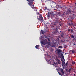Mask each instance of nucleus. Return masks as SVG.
Masks as SVG:
<instances>
[{"mask_svg":"<svg viewBox=\"0 0 76 76\" xmlns=\"http://www.w3.org/2000/svg\"><path fill=\"white\" fill-rule=\"evenodd\" d=\"M47 17V18H50V13H49V12H48V13Z\"/></svg>","mask_w":76,"mask_h":76,"instance_id":"obj_14","label":"nucleus"},{"mask_svg":"<svg viewBox=\"0 0 76 76\" xmlns=\"http://www.w3.org/2000/svg\"><path fill=\"white\" fill-rule=\"evenodd\" d=\"M63 36H64V34L63 33H62L61 36V37H63Z\"/></svg>","mask_w":76,"mask_h":76,"instance_id":"obj_18","label":"nucleus"},{"mask_svg":"<svg viewBox=\"0 0 76 76\" xmlns=\"http://www.w3.org/2000/svg\"><path fill=\"white\" fill-rule=\"evenodd\" d=\"M54 10H56V9H54Z\"/></svg>","mask_w":76,"mask_h":76,"instance_id":"obj_34","label":"nucleus"},{"mask_svg":"<svg viewBox=\"0 0 76 76\" xmlns=\"http://www.w3.org/2000/svg\"><path fill=\"white\" fill-rule=\"evenodd\" d=\"M71 24H70V23H69L68 25L69 26H71V25H73V23H72V21L71 20Z\"/></svg>","mask_w":76,"mask_h":76,"instance_id":"obj_11","label":"nucleus"},{"mask_svg":"<svg viewBox=\"0 0 76 76\" xmlns=\"http://www.w3.org/2000/svg\"><path fill=\"white\" fill-rule=\"evenodd\" d=\"M57 25V23H56V22H54L53 23V25Z\"/></svg>","mask_w":76,"mask_h":76,"instance_id":"obj_17","label":"nucleus"},{"mask_svg":"<svg viewBox=\"0 0 76 76\" xmlns=\"http://www.w3.org/2000/svg\"><path fill=\"white\" fill-rule=\"evenodd\" d=\"M54 64L55 65H57V63L54 62Z\"/></svg>","mask_w":76,"mask_h":76,"instance_id":"obj_26","label":"nucleus"},{"mask_svg":"<svg viewBox=\"0 0 76 76\" xmlns=\"http://www.w3.org/2000/svg\"><path fill=\"white\" fill-rule=\"evenodd\" d=\"M50 14H51V13H50Z\"/></svg>","mask_w":76,"mask_h":76,"instance_id":"obj_36","label":"nucleus"},{"mask_svg":"<svg viewBox=\"0 0 76 76\" xmlns=\"http://www.w3.org/2000/svg\"><path fill=\"white\" fill-rule=\"evenodd\" d=\"M57 51L58 52V54H60V53L61 52V50L60 49H59L58 50H57Z\"/></svg>","mask_w":76,"mask_h":76,"instance_id":"obj_9","label":"nucleus"},{"mask_svg":"<svg viewBox=\"0 0 76 76\" xmlns=\"http://www.w3.org/2000/svg\"><path fill=\"white\" fill-rule=\"evenodd\" d=\"M71 30V29H70V28H69L68 30V32H70V31Z\"/></svg>","mask_w":76,"mask_h":76,"instance_id":"obj_23","label":"nucleus"},{"mask_svg":"<svg viewBox=\"0 0 76 76\" xmlns=\"http://www.w3.org/2000/svg\"><path fill=\"white\" fill-rule=\"evenodd\" d=\"M71 52L73 53H75V50H71Z\"/></svg>","mask_w":76,"mask_h":76,"instance_id":"obj_20","label":"nucleus"},{"mask_svg":"<svg viewBox=\"0 0 76 76\" xmlns=\"http://www.w3.org/2000/svg\"><path fill=\"white\" fill-rule=\"evenodd\" d=\"M66 53H65V55H66Z\"/></svg>","mask_w":76,"mask_h":76,"instance_id":"obj_35","label":"nucleus"},{"mask_svg":"<svg viewBox=\"0 0 76 76\" xmlns=\"http://www.w3.org/2000/svg\"><path fill=\"white\" fill-rule=\"evenodd\" d=\"M52 47H55L56 46V44L55 43H53L50 45Z\"/></svg>","mask_w":76,"mask_h":76,"instance_id":"obj_5","label":"nucleus"},{"mask_svg":"<svg viewBox=\"0 0 76 76\" xmlns=\"http://www.w3.org/2000/svg\"><path fill=\"white\" fill-rule=\"evenodd\" d=\"M65 61H63V59H61V61L62 62V66H63V67L64 65V64H65V62H64Z\"/></svg>","mask_w":76,"mask_h":76,"instance_id":"obj_7","label":"nucleus"},{"mask_svg":"<svg viewBox=\"0 0 76 76\" xmlns=\"http://www.w3.org/2000/svg\"><path fill=\"white\" fill-rule=\"evenodd\" d=\"M60 70L62 72V74H61V73L58 72V73L59 75H60L61 76H62V75H63V76H64V73L63 72V69L62 68L60 69Z\"/></svg>","mask_w":76,"mask_h":76,"instance_id":"obj_4","label":"nucleus"},{"mask_svg":"<svg viewBox=\"0 0 76 76\" xmlns=\"http://www.w3.org/2000/svg\"><path fill=\"white\" fill-rule=\"evenodd\" d=\"M72 63L73 64H75V62L74 61L72 62Z\"/></svg>","mask_w":76,"mask_h":76,"instance_id":"obj_25","label":"nucleus"},{"mask_svg":"<svg viewBox=\"0 0 76 76\" xmlns=\"http://www.w3.org/2000/svg\"><path fill=\"white\" fill-rule=\"evenodd\" d=\"M67 64H68V63H66L65 64H64V66H67Z\"/></svg>","mask_w":76,"mask_h":76,"instance_id":"obj_16","label":"nucleus"},{"mask_svg":"<svg viewBox=\"0 0 76 76\" xmlns=\"http://www.w3.org/2000/svg\"><path fill=\"white\" fill-rule=\"evenodd\" d=\"M40 32V34H44V33H45V31H43V30H41Z\"/></svg>","mask_w":76,"mask_h":76,"instance_id":"obj_8","label":"nucleus"},{"mask_svg":"<svg viewBox=\"0 0 76 76\" xmlns=\"http://www.w3.org/2000/svg\"><path fill=\"white\" fill-rule=\"evenodd\" d=\"M61 57H62L63 59V60H64V61H65V59H64V56H63V54L62 53H61Z\"/></svg>","mask_w":76,"mask_h":76,"instance_id":"obj_13","label":"nucleus"},{"mask_svg":"<svg viewBox=\"0 0 76 76\" xmlns=\"http://www.w3.org/2000/svg\"><path fill=\"white\" fill-rule=\"evenodd\" d=\"M62 8H63V7H59L60 9H62Z\"/></svg>","mask_w":76,"mask_h":76,"instance_id":"obj_29","label":"nucleus"},{"mask_svg":"<svg viewBox=\"0 0 76 76\" xmlns=\"http://www.w3.org/2000/svg\"><path fill=\"white\" fill-rule=\"evenodd\" d=\"M69 9L72 10V8H69Z\"/></svg>","mask_w":76,"mask_h":76,"instance_id":"obj_30","label":"nucleus"},{"mask_svg":"<svg viewBox=\"0 0 76 76\" xmlns=\"http://www.w3.org/2000/svg\"><path fill=\"white\" fill-rule=\"evenodd\" d=\"M70 71H71V68L69 69L68 70V72L70 73Z\"/></svg>","mask_w":76,"mask_h":76,"instance_id":"obj_19","label":"nucleus"},{"mask_svg":"<svg viewBox=\"0 0 76 76\" xmlns=\"http://www.w3.org/2000/svg\"><path fill=\"white\" fill-rule=\"evenodd\" d=\"M59 18H60L59 17H56L55 18V19H56V21H57V20H58L59 19Z\"/></svg>","mask_w":76,"mask_h":76,"instance_id":"obj_10","label":"nucleus"},{"mask_svg":"<svg viewBox=\"0 0 76 76\" xmlns=\"http://www.w3.org/2000/svg\"><path fill=\"white\" fill-rule=\"evenodd\" d=\"M74 45H76V44H75V43H74Z\"/></svg>","mask_w":76,"mask_h":76,"instance_id":"obj_32","label":"nucleus"},{"mask_svg":"<svg viewBox=\"0 0 76 76\" xmlns=\"http://www.w3.org/2000/svg\"><path fill=\"white\" fill-rule=\"evenodd\" d=\"M73 32V30H72V29H71V33H72V32Z\"/></svg>","mask_w":76,"mask_h":76,"instance_id":"obj_24","label":"nucleus"},{"mask_svg":"<svg viewBox=\"0 0 76 76\" xmlns=\"http://www.w3.org/2000/svg\"><path fill=\"white\" fill-rule=\"evenodd\" d=\"M56 61H57V63H58V64H61V61L60 59H56Z\"/></svg>","mask_w":76,"mask_h":76,"instance_id":"obj_6","label":"nucleus"},{"mask_svg":"<svg viewBox=\"0 0 76 76\" xmlns=\"http://www.w3.org/2000/svg\"><path fill=\"white\" fill-rule=\"evenodd\" d=\"M39 45H37L35 46V48H36V49H38V48H39Z\"/></svg>","mask_w":76,"mask_h":76,"instance_id":"obj_12","label":"nucleus"},{"mask_svg":"<svg viewBox=\"0 0 76 76\" xmlns=\"http://www.w3.org/2000/svg\"><path fill=\"white\" fill-rule=\"evenodd\" d=\"M47 39H48V41H49V42L50 41V39H49V38H47Z\"/></svg>","mask_w":76,"mask_h":76,"instance_id":"obj_28","label":"nucleus"},{"mask_svg":"<svg viewBox=\"0 0 76 76\" xmlns=\"http://www.w3.org/2000/svg\"><path fill=\"white\" fill-rule=\"evenodd\" d=\"M39 18H37V19L39 20L41 22H42L43 21V17H42V15L41 14H40L39 15Z\"/></svg>","mask_w":76,"mask_h":76,"instance_id":"obj_3","label":"nucleus"},{"mask_svg":"<svg viewBox=\"0 0 76 76\" xmlns=\"http://www.w3.org/2000/svg\"><path fill=\"white\" fill-rule=\"evenodd\" d=\"M27 1H28V4L31 7L33 8L34 7V5H33V1L34 0H27Z\"/></svg>","mask_w":76,"mask_h":76,"instance_id":"obj_2","label":"nucleus"},{"mask_svg":"<svg viewBox=\"0 0 76 76\" xmlns=\"http://www.w3.org/2000/svg\"><path fill=\"white\" fill-rule=\"evenodd\" d=\"M40 42L42 44H43V45H45V44H48V45H51V43L48 42H47V39H43Z\"/></svg>","mask_w":76,"mask_h":76,"instance_id":"obj_1","label":"nucleus"},{"mask_svg":"<svg viewBox=\"0 0 76 76\" xmlns=\"http://www.w3.org/2000/svg\"><path fill=\"white\" fill-rule=\"evenodd\" d=\"M56 6H58V7H61V6H59V5H56Z\"/></svg>","mask_w":76,"mask_h":76,"instance_id":"obj_27","label":"nucleus"},{"mask_svg":"<svg viewBox=\"0 0 76 76\" xmlns=\"http://www.w3.org/2000/svg\"><path fill=\"white\" fill-rule=\"evenodd\" d=\"M62 20V19L61 18L60 20Z\"/></svg>","mask_w":76,"mask_h":76,"instance_id":"obj_31","label":"nucleus"},{"mask_svg":"<svg viewBox=\"0 0 76 76\" xmlns=\"http://www.w3.org/2000/svg\"><path fill=\"white\" fill-rule=\"evenodd\" d=\"M60 26H61V24H60Z\"/></svg>","mask_w":76,"mask_h":76,"instance_id":"obj_33","label":"nucleus"},{"mask_svg":"<svg viewBox=\"0 0 76 76\" xmlns=\"http://www.w3.org/2000/svg\"><path fill=\"white\" fill-rule=\"evenodd\" d=\"M71 38H74V36L73 35H72L71 36Z\"/></svg>","mask_w":76,"mask_h":76,"instance_id":"obj_21","label":"nucleus"},{"mask_svg":"<svg viewBox=\"0 0 76 76\" xmlns=\"http://www.w3.org/2000/svg\"><path fill=\"white\" fill-rule=\"evenodd\" d=\"M59 48H62L63 47H62V46H59Z\"/></svg>","mask_w":76,"mask_h":76,"instance_id":"obj_22","label":"nucleus"},{"mask_svg":"<svg viewBox=\"0 0 76 76\" xmlns=\"http://www.w3.org/2000/svg\"><path fill=\"white\" fill-rule=\"evenodd\" d=\"M68 12H69V13H72V11L71 10H68Z\"/></svg>","mask_w":76,"mask_h":76,"instance_id":"obj_15","label":"nucleus"}]
</instances>
